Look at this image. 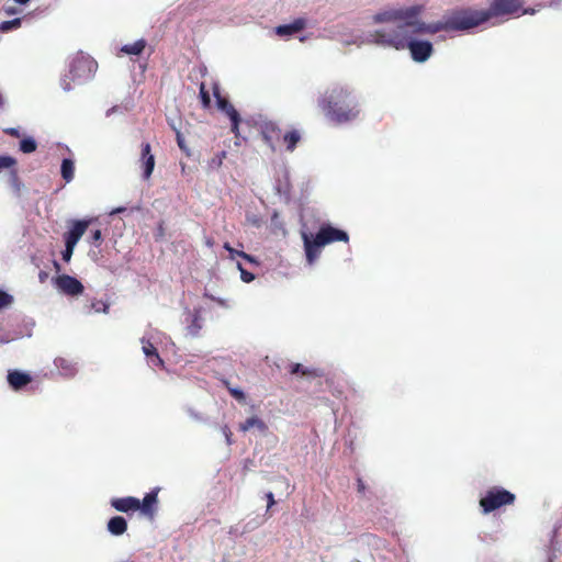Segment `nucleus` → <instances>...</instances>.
<instances>
[{"instance_id": "5", "label": "nucleus", "mask_w": 562, "mask_h": 562, "mask_svg": "<svg viewBox=\"0 0 562 562\" xmlns=\"http://www.w3.org/2000/svg\"><path fill=\"white\" fill-rule=\"evenodd\" d=\"M409 26L397 25L390 31L378 30L370 34L371 42L378 45L393 47L397 50L406 48L409 37Z\"/></svg>"}, {"instance_id": "48", "label": "nucleus", "mask_w": 562, "mask_h": 562, "mask_svg": "<svg viewBox=\"0 0 562 562\" xmlns=\"http://www.w3.org/2000/svg\"><path fill=\"white\" fill-rule=\"evenodd\" d=\"M3 105V98H2V94L0 93V108H2Z\"/></svg>"}, {"instance_id": "42", "label": "nucleus", "mask_w": 562, "mask_h": 562, "mask_svg": "<svg viewBox=\"0 0 562 562\" xmlns=\"http://www.w3.org/2000/svg\"><path fill=\"white\" fill-rule=\"evenodd\" d=\"M164 233H165L164 222L161 221V222L158 224V235H159V236H164Z\"/></svg>"}, {"instance_id": "32", "label": "nucleus", "mask_w": 562, "mask_h": 562, "mask_svg": "<svg viewBox=\"0 0 562 562\" xmlns=\"http://www.w3.org/2000/svg\"><path fill=\"white\" fill-rule=\"evenodd\" d=\"M246 222L256 228H259L263 223V221L260 216H258L256 214H249V213L246 214Z\"/></svg>"}, {"instance_id": "49", "label": "nucleus", "mask_w": 562, "mask_h": 562, "mask_svg": "<svg viewBox=\"0 0 562 562\" xmlns=\"http://www.w3.org/2000/svg\"><path fill=\"white\" fill-rule=\"evenodd\" d=\"M549 562H552L551 560Z\"/></svg>"}, {"instance_id": "36", "label": "nucleus", "mask_w": 562, "mask_h": 562, "mask_svg": "<svg viewBox=\"0 0 562 562\" xmlns=\"http://www.w3.org/2000/svg\"><path fill=\"white\" fill-rule=\"evenodd\" d=\"M238 270L240 271V278L244 282L249 283L255 279V276L251 272L245 270L241 263H237Z\"/></svg>"}, {"instance_id": "25", "label": "nucleus", "mask_w": 562, "mask_h": 562, "mask_svg": "<svg viewBox=\"0 0 562 562\" xmlns=\"http://www.w3.org/2000/svg\"><path fill=\"white\" fill-rule=\"evenodd\" d=\"M36 142L33 138H24L20 142V149L24 154H31L36 150Z\"/></svg>"}, {"instance_id": "11", "label": "nucleus", "mask_w": 562, "mask_h": 562, "mask_svg": "<svg viewBox=\"0 0 562 562\" xmlns=\"http://www.w3.org/2000/svg\"><path fill=\"white\" fill-rule=\"evenodd\" d=\"M92 220H75L69 229L64 234V241L77 245L83 234L87 232Z\"/></svg>"}, {"instance_id": "9", "label": "nucleus", "mask_w": 562, "mask_h": 562, "mask_svg": "<svg viewBox=\"0 0 562 562\" xmlns=\"http://www.w3.org/2000/svg\"><path fill=\"white\" fill-rule=\"evenodd\" d=\"M406 47L409 49L412 58L417 63L426 61L432 54V44L428 41H414L407 37Z\"/></svg>"}, {"instance_id": "18", "label": "nucleus", "mask_w": 562, "mask_h": 562, "mask_svg": "<svg viewBox=\"0 0 562 562\" xmlns=\"http://www.w3.org/2000/svg\"><path fill=\"white\" fill-rule=\"evenodd\" d=\"M213 94L216 99L218 109L223 111L228 117H233L239 114L234 105L226 98L221 95L220 86L217 83L213 85Z\"/></svg>"}, {"instance_id": "3", "label": "nucleus", "mask_w": 562, "mask_h": 562, "mask_svg": "<svg viewBox=\"0 0 562 562\" xmlns=\"http://www.w3.org/2000/svg\"><path fill=\"white\" fill-rule=\"evenodd\" d=\"M423 5H412L402 9H392L383 12H379L373 15L374 23L384 22H401L398 25H405L411 27V32L414 34L429 33L435 34L439 31H446V20L432 24H426L418 20V15L422 13Z\"/></svg>"}, {"instance_id": "28", "label": "nucleus", "mask_w": 562, "mask_h": 562, "mask_svg": "<svg viewBox=\"0 0 562 562\" xmlns=\"http://www.w3.org/2000/svg\"><path fill=\"white\" fill-rule=\"evenodd\" d=\"M226 155L227 154L225 150L217 153L214 157H212L209 160V167L211 169H218L222 166L223 160L226 158Z\"/></svg>"}, {"instance_id": "12", "label": "nucleus", "mask_w": 562, "mask_h": 562, "mask_svg": "<svg viewBox=\"0 0 562 562\" xmlns=\"http://www.w3.org/2000/svg\"><path fill=\"white\" fill-rule=\"evenodd\" d=\"M139 166L143 169V178L148 180L155 168V156L149 143H143L140 146Z\"/></svg>"}, {"instance_id": "6", "label": "nucleus", "mask_w": 562, "mask_h": 562, "mask_svg": "<svg viewBox=\"0 0 562 562\" xmlns=\"http://www.w3.org/2000/svg\"><path fill=\"white\" fill-rule=\"evenodd\" d=\"M515 499L516 496L514 493L503 487L494 486L480 499V506L484 514H488L502 506L514 504Z\"/></svg>"}, {"instance_id": "24", "label": "nucleus", "mask_w": 562, "mask_h": 562, "mask_svg": "<svg viewBox=\"0 0 562 562\" xmlns=\"http://www.w3.org/2000/svg\"><path fill=\"white\" fill-rule=\"evenodd\" d=\"M146 47L145 40H138L132 44L124 45L121 50L127 55H140Z\"/></svg>"}, {"instance_id": "45", "label": "nucleus", "mask_w": 562, "mask_h": 562, "mask_svg": "<svg viewBox=\"0 0 562 562\" xmlns=\"http://www.w3.org/2000/svg\"><path fill=\"white\" fill-rule=\"evenodd\" d=\"M47 278V273L44 271L40 272V280L43 282Z\"/></svg>"}, {"instance_id": "47", "label": "nucleus", "mask_w": 562, "mask_h": 562, "mask_svg": "<svg viewBox=\"0 0 562 562\" xmlns=\"http://www.w3.org/2000/svg\"><path fill=\"white\" fill-rule=\"evenodd\" d=\"M15 2L20 3V4H25L27 3L30 0H14Z\"/></svg>"}, {"instance_id": "17", "label": "nucleus", "mask_w": 562, "mask_h": 562, "mask_svg": "<svg viewBox=\"0 0 562 562\" xmlns=\"http://www.w3.org/2000/svg\"><path fill=\"white\" fill-rule=\"evenodd\" d=\"M301 139V132L296 128H291L289 131L283 132L281 137V146H284L286 151L292 153L295 150Z\"/></svg>"}, {"instance_id": "16", "label": "nucleus", "mask_w": 562, "mask_h": 562, "mask_svg": "<svg viewBox=\"0 0 562 562\" xmlns=\"http://www.w3.org/2000/svg\"><path fill=\"white\" fill-rule=\"evenodd\" d=\"M306 26V20L303 18L295 19L290 24H283L276 27V33L279 36H291L301 31H303Z\"/></svg>"}, {"instance_id": "40", "label": "nucleus", "mask_w": 562, "mask_h": 562, "mask_svg": "<svg viewBox=\"0 0 562 562\" xmlns=\"http://www.w3.org/2000/svg\"><path fill=\"white\" fill-rule=\"evenodd\" d=\"M267 497V501H268V505H267V508H271L274 504H276V501H274V496L271 492L267 493L266 495Z\"/></svg>"}, {"instance_id": "37", "label": "nucleus", "mask_w": 562, "mask_h": 562, "mask_svg": "<svg viewBox=\"0 0 562 562\" xmlns=\"http://www.w3.org/2000/svg\"><path fill=\"white\" fill-rule=\"evenodd\" d=\"M92 245L99 247L102 243V233L100 229H95L91 232L90 240Z\"/></svg>"}, {"instance_id": "2", "label": "nucleus", "mask_w": 562, "mask_h": 562, "mask_svg": "<svg viewBox=\"0 0 562 562\" xmlns=\"http://www.w3.org/2000/svg\"><path fill=\"white\" fill-rule=\"evenodd\" d=\"M326 117L336 124L356 120L360 109L352 91L342 86L327 90L318 102Z\"/></svg>"}, {"instance_id": "15", "label": "nucleus", "mask_w": 562, "mask_h": 562, "mask_svg": "<svg viewBox=\"0 0 562 562\" xmlns=\"http://www.w3.org/2000/svg\"><path fill=\"white\" fill-rule=\"evenodd\" d=\"M111 506L121 513L136 512L139 508V499L133 496L113 498Z\"/></svg>"}, {"instance_id": "8", "label": "nucleus", "mask_w": 562, "mask_h": 562, "mask_svg": "<svg viewBox=\"0 0 562 562\" xmlns=\"http://www.w3.org/2000/svg\"><path fill=\"white\" fill-rule=\"evenodd\" d=\"M54 282L60 292L70 296L80 295L85 290L82 283L69 274H60L55 278Z\"/></svg>"}, {"instance_id": "44", "label": "nucleus", "mask_w": 562, "mask_h": 562, "mask_svg": "<svg viewBox=\"0 0 562 562\" xmlns=\"http://www.w3.org/2000/svg\"><path fill=\"white\" fill-rule=\"evenodd\" d=\"M358 491L363 492L364 491V484L361 479L358 480Z\"/></svg>"}, {"instance_id": "35", "label": "nucleus", "mask_w": 562, "mask_h": 562, "mask_svg": "<svg viewBox=\"0 0 562 562\" xmlns=\"http://www.w3.org/2000/svg\"><path fill=\"white\" fill-rule=\"evenodd\" d=\"M12 302H13L12 295H10L7 292L0 290V310L11 305Z\"/></svg>"}, {"instance_id": "26", "label": "nucleus", "mask_w": 562, "mask_h": 562, "mask_svg": "<svg viewBox=\"0 0 562 562\" xmlns=\"http://www.w3.org/2000/svg\"><path fill=\"white\" fill-rule=\"evenodd\" d=\"M224 248L229 252L231 258H234V256H238L249 262H255L254 257H251L250 255H248L244 251L235 250L228 243L224 244Z\"/></svg>"}, {"instance_id": "23", "label": "nucleus", "mask_w": 562, "mask_h": 562, "mask_svg": "<svg viewBox=\"0 0 562 562\" xmlns=\"http://www.w3.org/2000/svg\"><path fill=\"white\" fill-rule=\"evenodd\" d=\"M61 177L66 182H70L75 177V164L71 159L65 158L60 167Z\"/></svg>"}, {"instance_id": "27", "label": "nucleus", "mask_w": 562, "mask_h": 562, "mask_svg": "<svg viewBox=\"0 0 562 562\" xmlns=\"http://www.w3.org/2000/svg\"><path fill=\"white\" fill-rule=\"evenodd\" d=\"M223 383L226 386V389L229 392V394L235 400H237L238 402H245L246 396H245V394H244V392L241 390L231 386L229 382L226 381V380H224Z\"/></svg>"}, {"instance_id": "13", "label": "nucleus", "mask_w": 562, "mask_h": 562, "mask_svg": "<svg viewBox=\"0 0 562 562\" xmlns=\"http://www.w3.org/2000/svg\"><path fill=\"white\" fill-rule=\"evenodd\" d=\"M159 491L160 487H155L153 491H150L144 496L143 501H139L138 510L149 519H154L155 517Z\"/></svg>"}, {"instance_id": "34", "label": "nucleus", "mask_w": 562, "mask_h": 562, "mask_svg": "<svg viewBox=\"0 0 562 562\" xmlns=\"http://www.w3.org/2000/svg\"><path fill=\"white\" fill-rule=\"evenodd\" d=\"M229 120L232 122L231 131L235 135V137L238 138L240 135V133H239L240 116H239V114H237L233 117H229Z\"/></svg>"}, {"instance_id": "14", "label": "nucleus", "mask_w": 562, "mask_h": 562, "mask_svg": "<svg viewBox=\"0 0 562 562\" xmlns=\"http://www.w3.org/2000/svg\"><path fill=\"white\" fill-rule=\"evenodd\" d=\"M7 380L12 390L20 391L32 382V376L20 370H9Z\"/></svg>"}, {"instance_id": "21", "label": "nucleus", "mask_w": 562, "mask_h": 562, "mask_svg": "<svg viewBox=\"0 0 562 562\" xmlns=\"http://www.w3.org/2000/svg\"><path fill=\"white\" fill-rule=\"evenodd\" d=\"M108 530L113 536H121L127 530L126 519L122 516H114L108 521Z\"/></svg>"}, {"instance_id": "43", "label": "nucleus", "mask_w": 562, "mask_h": 562, "mask_svg": "<svg viewBox=\"0 0 562 562\" xmlns=\"http://www.w3.org/2000/svg\"><path fill=\"white\" fill-rule=\"evenodd\" d=\"M7 133H8L9 135H11V136H16V137L19 136V131H18V130H15V128H9V130L7 131Z\"/></svg>"}, {"instance_id": "1", "label": "nucleus", "mask_w": 562, "mask_h": 562, "mask_svg": "<svg viewBox=\"0 0 562 562\" xmlns=\"http://www.w3.org/2000/svg\"><path fill=\"white\" fill-rule=\"evenodd\" d=\"M520 0H492L487 10H461L446 19V31H464L475 27L493 16L514 14L521 9Z\"/></svg>"}, {"instance_id": "22", "label": "nucleus", "mask_w": 562, "mask_h": 562, "mask_svg": "<svg viewBox=\"0 0 562 562\" xmlns=\"http://www.w3.org/2000/svg\"><path fill=\"white\" fill-rule=\"evenodd\" d=\"M254 427H256L261 432H265L268 429L266 423L262 419L258 418L257 416H252L239 425V430L246 432Z\"/></svg>"}, {"instance_id": "41", "label": "nucleus", "mask_w": 562, "mask_h": 562, "mask_svg": "<svg viewBox=\"0 0 562 562\" xmlns=\"http://www.w3.org/2000/svg\"><path fill=\"white\" fill-rule=\"evenodd\" d=\"M10 179L14 184H18L19 182V176L16 169H12L10 172Z\"/></svg>"}, {"instance_id": "29", "label": "nucleus", "mask_w": 562, "mask_h": 562, "mask_svg": "<svg viewBox=\"0 0 562 562\" xmlns=\"http://www.w3.org/2000/svg\"><path fill=\"white\" fill-rule=\"evenodd\" d=\"M200 99H201V103H202V106L204 109H209L211 106V97L209 94V91L206 90V87H205V83L204 82H201L200 85Z\"/></svg>"}, {"instance_id": "20", "label": "nucleus", "mask_w": 562, "mask_h": 562, "mask_svg": "<svg viewBox=\"0 0 562 562\" xmlns=\"http://www.w3.org/2000/svg\"><path fill=\"white\" fill-rule=\"evenodd\" d=\"M142 349L145 356L149 359V361L156 366L160 367L164 366V361L160 358L157 348L154 346V344L145 338H142Z\"/></svg>"}, {"instance_id": "7", "label": "nucleus", "mask_w": 562, "mask_h": 562, "mask_svg": "<svg viewBox=\"0 0 562 562\" xmlns=\"http://www.w3.org/2000/svg\"><path fill=\"white\" fill-rule=\"evenodd\" d=\"M282 134L283 131L274 122L268 121L260 124V135L273 153L281 147Z\"/></svg>"}, {"instance_id": "4", "label": "nucleus", "mask_w": 562, "mask_h": 562, "mask_svg": "<svg viewBox=\"0 0 562 562\" xmlns=\"http://www.w3.org/2000/svg\"><path fill=\"white\" fill-rule=\"evenodd\" d=\"M302 237L308 263H313L319 257L322 247L335 241H349V236L345 231L329 224L322 225L315 236L303 233Z\"/></svg>"}, {"instance_id": "19", "label": "nucleus", "mask_w": 562, "mask_h": 562, "mask_svg": "<svg viewBox=\"0 0 562 562\" xmlns=\"http://www.w3.org/2000/svg\"><path fill=\"white\" fill-rule=\"evenodd\" d=\"M289 373L292 375H301L305 378H321L324 372L317 368H305L300 363L289 364Z\"/></svg>"}, {"instance_id": "30", "label": "nucleus", "mask_w": 562, "mask_h": 562, "mask_svg": "<svg viewBox=\"0 0 562 562\" xmlns=\"http://www.w3.org/2000/svg\"><path fill=\"white\" fill-rule=\"evenodd\" d=\"M21 26V19L16 18L13 20L4 21L0 24V31L8 32L16 30Z\"/></svg>"}, {"instance_id": "38", "label": "nucleus", "mask_w": 562, "mask_h": 562, "mask_svg": "<svg viewBox=\"0 0 562 562\" xmlns=\"http://www.w3.org/2000/svg\"><path fill=\"white\" fill-rule=\"evenodd\" d=\"M223 434L225 435L227 445H232V442H233L232 441L233 434H232V431H231L228 426H224L223 427Z\"/></svg>"}, {"instance_id": "10", "label": "nucleus", "mask_w": 562, "mask_h": 562, "mask_svg": "<svg viewBox=\"0 0 562 562\" xmlns=\"http://www.w3.org/2000/svg\"><path fill=\"white\" fill-rule=\"evenodd\" d=\"M95 64L85 57L75 59L70 65V74L72 79H88L94 71Z\"/></svg>"}, {"instance_id": "46", "label": "nucleus", "mask_w": 562, "mask_h": 562, "mask_svg": "<svg viewBox=\"0 0 562 562\" xmlns=\"http://www.w3.org/2000/svg\"><path fill=\"white\" fill-rule=\"evenodd\" d=\"M54 268L56 271L60 270V265L57 261H54Z\"/></svg>"}, {"instance_id": "39", "label": "nucleus", "mask_w": 562, "mask_h": 562, "mask_svg": "<svg viewBox=\"0 0 562 562\" xmlns=\"http://www.w3.org/2000/svg\"><path fill=\"white\" fill-rule=\"evenodd\" d=\"M176 136H177V143H178V146L184 150L186 149V146H184V139H183V136L182 134L180 133V131H177L176 132Z\"/></svg>"}, {"instance_id": "31", "label": "nucleus", "mask_w": 562, "mask_h": 562, "mask_svg": "<svg viewBox=\"0 0 562 562\" xmlns=\"http://www.w3.org/2000/svg\"><path fill=\"white\" fill-rule=\"evenodd\" d=\"M202 328V324H201V317L200 315L196 313L192 319V323L189 325L188 327V330L189 333L192 335V336H198L200 330Z\"/></svg>"}, {"instance_id": "33", "label": "nucleus", "mask_w": 562, "mask_h": 562, "mask_svg": "<svg viewBox=\"0 0 562 562\" xmlns=\"http://www.w3.org/2000/svg\"><path fill=\"white\" fill-rule=\"evenodd\" d=\"M75 247H76V245L65 241V249L61 252V258L64 261H66V262L70 261Z\"/></svg>"}]
</instances>
